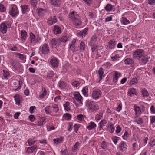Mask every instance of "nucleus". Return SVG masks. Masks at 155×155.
I'll list each match as a JSON object with an SVG mask.
<instances>
[{"instance_id":"15","label":"nucleus","mask_w":155,"mask_h":155,"mask_svg":"<svg viewBox=\"0 0 155 155\" xmlns=\"http://www.w3.org/2000/svg\"><path fill=\"white\" fill-rule=\"evenodd\" d=\"M76 40L73 39L71 42V43L69 45L70 49L73 52H74L77 51V50L76 49V48L74 46V44L76 43Z\"/></svg>"},{"instance_id":"12","label":"nucleus","mask_w":155,"mask_h":155,"mask_svg":"<svg viewBox=\"0 0 155 155\" xmlns=\"http://www.w3.org/2000/svg\"><path fill=\"white\" fill-rule=\"evenodd\" d=\"M7 30L6 25L5 23H2L0 25V31L3 34L6 33Z\"/></svg>"},{"instance_id":"62","label":"nucleus","mask_w":155,"mask_h":155,"mask_svg":"<svg viewBox=\"0 0 155 155\" xmlns=\"http://www.w3.org/2000/svg\"><path fill=\"white\" fill-rule=\"evenodd\" d=\"M79 128V127L78 124H75L74 125V131L76 133H77V132L78 131V129Z\"/></svg>"},{"instance_id":"26","label":"nucleus","mask_w":155,"mask_h":155,"mask_svg":"<svg viewBox=\"0 0 155 155\" xmlns=\"http://www.w3.org/2000/svg\"><path fill=\"white\" fill-rule=\"evenodd\" d=\"M136 90L134 88H130L128 90V94L131 97L136 94Z\"/></svg>"},{"instance_id":"22","label":"nucleus","mask_w":155,"mask_h":155,"mask_svg":"<svg viewBox=\"0 0 155 155\" xmlns=\"http://www.w3.org/2000/svg\"><path fill=\"white\" fill-rule=\"evenodd\" d=\"M15 101L16 104L17 105H19L21 101L22 98L19 95L16 94L14 97Z\"/></svg>"},{"instance_id":"52","label":"nucleus","mask_w":155,"mask_h":155,"mask_svg":"<svg viewBox=\"0 0 155 155\" xmlns=\"http://www.w3.org/2000/svg\"><path fill=\"white\" fill-rule=\"evenodd\" d=\"M149 144L151 147L155 145V139H151L149 142Z\"/></svg>"},{"instance_id":"63","label":"nucleus","mask_w":155,"mask_h":155,"mask_svg":"<svg viewBox=\"0 0 155 155\" xmlns=\"http://www.w3.org/2000/svg\"><path fill=\"white\" fill-rule=\"evenodd\" d=\"M148 3L151 5H155V0H148Z\"/></svg>"},{"instance_id":"24","label":"nucleus","mask_w":155,"mask_h":155,"mask_svg":"<svg viewBox=\"0 0 155 155\" xmlns=\"http://www.w3.org/2000/svg\"><path fill=\"white\" fill-rule=\"evenodd\" d=\"M96 126V124L94 122L91 121L88 124L87 128L89 130H91Z\"/></svg>"},{"instance_id":"34","label":"nucleus","mask_w":155,"mask_h":155,"mask_svg":"<svg viewBox=\"0 0 155 155\" xmlns=\"http://www.w3.org/2000/svg\"><path fill=\"white\" fill-rule=\"evenodd\" d=\"M134 63V61L130 58H126L124 60V63L126 64H132Z\"/></svg>"},{"instance_id":"42","label":"nucleus","mask_w":155,"mask_h":155,"mask_svg":"<svg viewBox=\"0 0 155 155\" xmlns=\"http://www.w3.org/2000/svg\"><path fill=\"white\" fill-rule=\"evenodd\" d=\"M64 109L67 111H68L70 110V107L69 106V103L68 102H67L64 104Z\"/></svg>"},{"instance_id":"60","label":"nucleus","mask_w":155,"mask_h":155,"mask_svg":"<svg viewBox=\"0 0 155 155\" xmlns=\"http://www.w3.org/2000/svg\"><path fill=\"white\" fill-rule=\"evenodd\" d=\"M119 58V55L118 54L115 55L114 57H111L112 60L114 61H116L117 59Z\"/></svg>"},{"instance_id":"16","label":"nucleus","mask_w":155,"mask_h":155,"mask_svg":"<svg viewBox=\"0 0 155 155\" xmlns=\"http://www.w3.org/2000/svg\"><path fill=\"white\" fill-rule=\"evenodd\" d=\"M134 110L135 112V115L136 116H139L141 113V110L140 107L135 105L134 106Z\"/></svg>"},{"instance_id":"51","label":"nucleus","mask_w":155,"mask_h":155,"mask_svg":"<svg viewBox=\"0 0 155 155\" xmlns=\"http://www.w3.org/2000/svg\"><path fill=\"white\" fill-rule=\"evenodd\" d=\"M16 54L18 56L19 58L21 60H23L25 59V56L23 54L18 53H16Z\"/></svg>"},{"instance_id":"37","label":"nucleus","mask_w":155,"mask_h":155,"mask_svg":"<svg viewBox=\"0 0 155 155\" xmlns=\"http://www.w3.org/2000/svg\"><path fill=\"white\" fill-rule=\"evenodd\" d=\"M51 108H53V111L55 112H57L59 110L58 107L57 105L54 104H52L51 106Z\"/></svg>"},{"instance_id":"3","label":"nucleus","mask_w":155,"mask_h":155,"mask_svg":"<svg viewBox=\"0 0 155 155\" xmlns=\"http://www.w3.org/2000/svg\"><path fill=\"white\" fill-rule=\"evenodd\" d=\"M9 13L10 15L13 18H15L17 16L19 13V11L16 5H11L9 11Z\"/></svg>"},{"instance_id":"53","label":"nucleus","mask_w":155,"mask_h":155,"mask_svg":"<svg viewBox=\"0 0 155 155\" xmlns=\"http://www.w3.org/2000/svg\"><path fill=\"white\" fill-rule=\"evenodd\" d=\"M79 144V143L78 142H77L75 143V144L72 147L73 150H74V151L76 150L78 148Z\"/></svg>"},{"instance_id":"39","label":"nucleus","mask_w":155,"mask_h":155,"mask_svg":"<svg viewBox=\"0 0 155 155\" xmlns=\"http://www.w3.org/2000/svg\"><path fill=\"white\" fill-rule=\"evenodd\" d=\"M63 118L65 120H69L71 118V116L70 114L67 113L64 114L63 116Z\"/></svg>"},{"instance_id":"17","label":"nucleus","mask_w":155,"mask_h":155,"mask_svg":"<svg viewBox=\"0 0 155 155\" xmlns=\"http://www.w3.org/2000/svg\"><path fill=\"white\" fill-rule=\"evenodd\" d=\"M116 42L114 40H111L109 42V46L107 47L110 49H113L115 47Z\"/></svg>"},{"instance_id":"21","label":"nucleus","mask_w":155,"mask_h":155,"mask_svg":"<svg viewBox=\"0 0 155 155\" xmlns=\"http://www.w3.org/2000/svg\"><path fill=\"white\" fill-rule=\"evenodd\" d=\"M37 146L36 145H34L32 147H28L26 152L29 154H31L33 153L34 150L36 148Z\"/></svg>"},{"instance_id":"64","label":"nucleus","mask_w":155,"mask_h":155,"mask_svg":"<svg viewBox=\"0 0 155 155\" xmlns=\"http://www.w3.org/2000/svg\"><path fill=\"white\" fill-rule=\"evenodd\" d=\"M116 132L117 133H119L121 130V128L118 125L116 127Z\"/></svg>"},{"instance_id":"49","label":"nucleus","mask_w":155,"mask_h":155,"mask_svg":"<svg viewBox=\"0 0 155 155\" xmlns=\"http://www.w3.org/2000/svg\"><path fill=\"white\" fill-rule=\"evenodd\" d=\"M6 8L4 5L2 4H0V12H5Z\"/></svg>"},{"instance_id":"56","label":"nucleus","mask_w":155,"mask_h":155,"mask_svg":"<svg viewBox=\"0 0 155 155\" xmlns=\"http://www.w3.org/2000/svg\"><path fill=\"white\" fill-rule=\"evenodd\" d=\"M129 136V134L127 131H126L124 135L122 136V138L123 139L126 140Z\"/></svg>"},{"instance_id":"32","label":"nucleus","mask_w":155,"mask_h":155,"mask_svg":"<svg viewBox=\"0 0 155 155\" xmlns=\"http://www.w3.org/2000/svg\"><path fill=\"white\" fill-rule=\"evenodd\" d=\"M108 128L110 133H113L115 130V127L113 124H109L108 125Z\"/></svg>"},{"instance_id":"54","label":"nucleus","mask_w":155,"mask_h":155,"mask_svg":"<svg viewBox=\"0 0 155 155\" xmlns=\"http://www.w3.org/2000/svg\"><path fill=\"white\" fill-rule=\"evenodd\" d=\"M135 121L137 122L138 124H140L143 123V120L141 118H138L136 119Z\"/></svg>"},{"instance_id":"4","label":"nucleus","mask_w":155,"mask_h":155,"mask_svg":"<svg viewBox=\"0 0 155 155\" xmlns=\"http://www.w3.org/2000/svg\"><path fill=\"white\" fill-rule=\"evenodd\" d=\"M102 92L98 89L93 90L92 92L91 97L94 100H97L100 98L102 95Z\"/></svg>"},{"instance_id":"18","label":"nucleus","mask_w":155,"mask_h":155,"mask_svg":"<svg viewBox=\"0 0 155 155\" xmlns=\"http://www.w3.org/2000/svg\"><path fill=\"white\" fill-rule=\"evenodd\" d=\"M140 63L143 64H145L147 63L148 60L149 58L148 56L147 55L146 56H142L140 58Z\"/></svg>"},{"instance_id":"57","label":"nucleus","mask_w":155,"mask_h":155,"mask_svg":"<svg viewBox=\"0 0 155 155\" xmlns=\"http://www.w3.org/2000/svg\"><path fill=\"white\" fill-rule=\"evenodd\" d=\"M28 143L29 146H31L35 144L36 140H32L31 139H29L28 140Z\"/></svg>"},{"instance_id":"30","label":"nucleus","mask_w":155,"mask_h":155,"mask_svg":"<svg viewBox=\"0 0 155 155\" xmlns=\"http://www.w3.org/2000/svg\"><path fill=\"white\" fill-rule=\"evenodd\" d=\"M107 123V121L105 119L101 120L99 123V130H101L103 127Z\"/></svg>"},{"instance_id":"5","label":"nucleus","mask_w":155,"mask_h":155,"mask_svg":"<svg viewBox=\"0 0 155 155\" xmlns=\"http://www.w3.org/2000/svg\"><path fill=\"white\" fill-rule=\"evenodd\" d=\"M29 39L30 43H38L41 40V38L39 36L36 38L35 35L32 32H30L29 33Z\"/></svg>"},{"instance_id":"45","label":"nucleus","mask_w":155,"mask_h":155,"mask_svg":"<svg viewBox=\"0 0 155 155\" xmlns=\"http://www.w3.org/2000/svg\"><path fill=\"white\" fill-rule=\"evenodd\" d=\"M2 71L3 73V76L5 78V79H7L8 77V76L10 75V74L9 72H8L7 70H3Z\"/></svg>"},{"instance_id":"27","label":"nucleus","mask_w":155,"mask_h":155,"mask_svg":"<svg viewBox=\"0 0 155 155\" xmlns=\"http://www.w3.org/2000/svg\"><path fill=\"white\" fill-rule=\"evenodd\" d=\"M63 139V138L62 137H61L60 138L54 139H53V141L55 144H58L59 143H62Z\"/></svg>"},{"instance_id":"61","label":"nucleus","mask_w":155,"mask_h":155,"mask_svg":"<svg viewBox=\"0 0 155 155\" xmlns=\"http://www.w3.org/2000/svg\"><path fill=\"white\" fill-rule=\"evenodd\" d=\"M83 118V116L82 115L80 114L78 115L77 118L79 122H81L82 121V118Z\"/></svg>"},{"instance_id":"29","label":"nucleus","mask_w":155,"mask_h":155,"mask_svg":"<svg viewBox=\"0 0 155 155\" xmlns=\"http://www.w3.org/2000/svg\"><path fill=\"white\" fill-rule=\"evenodd\" d=\"M97 41V37L95 36H93L91 38L90 43L89 45H95V43Z\"/></svg>"},{"instance_id":"9","label":"nucleus","mask_w":155,"mask_h":155,"mask_svg":"<svg viewBox=\"0 0 155 155\" xmlns=\"http://www.w3.org/2000/svg\"><path fill=\"white\" fill-rule=\"evenodd\" d=\"M120 150L122 152L125 151L127 148L126 143L124 141H121L118 146Z\"/></svg>"},{"instance_id":"36","label":"nucleus","mask_w":155,"mask_h":155,"mask_svg":"<svg viewBox=\"0 0 155 155\" xmlns=\"http://www.w3.org/2000/svg\"><path fill=\"white\" fill-rule=\"evenodd\" d=\"M142 95L144 97H147L149 95L147 91L145 89H143L141 91Z\"/></svg>"},{"instance_id":"31","label":"nucleus","mask_w":155,"mask_h":155,"mask_svg":"<svg viewBox=\"0 0 155 155\" xmlns=\"http://www.w3.org/2000/svg\"><path fill=\"white\" fill-rule=\"evenodd\" d=\"M113 6L110 4H107L104 7L105 9L107 12H110L112 10Z\"/></svg>"},{"instance_id":"14","label":"nucleus","mask_w":155,"mask_h":155,"mask_svg":"<svg viewBox=\"0 0 155 155\" xmlns=\"http://www.w3.org/2000/svg\"><path fill=\"white\" fill-rule=\"evenodd\" d=\"M61 0H50L51 4L54 7H58L61 4Z\"/></svg>"},{"instance_id":"8","label":"nucleus","mask_w":155,"mask_h":155,"mask_svg":"<svg viewBox=\"0 0 155 155\" xmlns=\"http://www.w3.org/2000/svg\"><path fill=\"white\" fill-rule=\"evenodd\" d=\"M50 63L53 68H57L58 66V61L57 59L54 57H51L50 60Z\"/></svg>"},{"instance_id":"7","label":"nucleus","mask_w":155,"mask_h":155,"mask_svg":"<svg viewBox=\"0 0 155 155\" xmlns=\"http://www.w3.org/2000/svg\"><path fill=\"white\" fill-rule=\"evenodd\" d=\"M74 95V98L78 101L79 104H82L83 98L79 93L78 92H75Z\"/></svg>"},{"instance_id":"41","label":"nucleus","mask_w":155,"mask_h":155,"mask_svg":"<svg viewBox=\"0 0 155 155\" xmlns=\"http://www.w3.org/2000/svg\"><path fill=\"white\" fill-rule=\"evenodd\" d=\"M138 81L137 79L134 78L132 79L130 82V85L132 86L136 84L137 83Z\"/></svg>"},{"instance_id":"2","label":"nucleus","mask_w":155,"mask_h":155,"mask_svg":"<svg viewBox=\"0 0 155 155\" xmlns=\"http://www.w3.org/2000/svg\"><path fill=\"white\" fill-rule=\"evenodd\" d=\"M86 104L88 107V110L90 112L95 111L99 108V107L97 104L93 103V102L90 101H87L86 102Z\"/></svg>"},{"instance_id":"13","label":"nucleus","mask_w":155,"mask_h":155,"mask_svg":"<svg viewBox=\"0 0 155 155\" xmlns=\"http://www.w3.org/2000/svg\"><path fill=\"white\" fill-rule=\"evenodd\" d=\"M58 39L56 38H53L52 39L50 42V45L52 48H55L58 45Z\"/></svg>"},{"instance_id":"44","label":"nucleus","mask_w":155,"mask_h":155,"mask_svg":"<svg viewBox=\"0 0 155 155\" xmlns=\"http://www.w3.org/2000/svg\"><path fill=\"white\" fill-rule=\"evenodd\" d=\"M69 37L66 36H63L60 39L61 41L65 42L68 40Z\"/></svg>"},{"instance_id":"25","label":"nucleus","mask_w":155,"mask_h":155,"mask_svg":"<svg viewBox=\"0 0 155 155\" xmlns=\"http://www.w3.org/2000/svg\"><path fill=\"white\" fill-rule=\"evenodd\" d=\"M120 21L121 23L124 25H127L130 23V21L125 17H122L120 19Z\"/></svg>"},{"instance_id":"6","label":"nucleus","mask_w":155,"mask_h":155,"mask_svg":"<svg viewBox=\"0 0 155 155\" xmlns=\"http://www.w3.org/2000/svg\"><path fill=\"white\" fill-rule=\"evenodd\" d=\"M143 51L142 49H137L133 53V57L135 59L140 58L143 55Z\"/></svg>"},{"instance_id":"1","label":"nucleus","mask_w":155,"mask_h":155,"mask_svg":"<svg viewBox=\"0 0 155 155\" xmlns=\"http://www.w3.org/2000/svg\"><path fill=\"white\" fill-rule=\"evenodd\" d=\"M69 18L73 21L74 26L77 28H80L82 27V22L81 17L77 13L73 12L69 15Z\"/></svg>"},{"instance_id":"47","label":"nucleus","mask_w":155,"mask_h":155,"mask_svg":"<svg viewBox=\"0 0 155 155\" xmlns=\"http://www.w3.org/2000/svg\"><path fill=\"white\" fill-rule=\"evenodd\" d=\"M30 3L31 5L34 8H35L37 4V2L36 0H31Z\"/></svg>"},{"instance_id":"20","label":"nucleus","mask_w":155,"mask_h":155,"mask_svg":"<svg viewBox=\"0 0 155 155\" xmlns=\"http://www.w3.org/2000/svg\"><path fill=\"white\" fill-rule=\"evenodd\" d=\"M87 28H85L84 30H83L82 31H81L77 33V35L78 36H81L82 37L83 36H85L87 32L88 31Z\"/></svg>"},{"instance_id":"10","label":"nucleus","mask_w":155,"mask_h":155,"mask_svg":"<svg viewBox=\"0 0 155 155\" xmlns=\"http://www.w3.org/2000/svg\"><path fill=\"white\" fill-rule=\"evenodd\" d=\"M97 73L98 74L99 76L98 78L99 81H98V82L100 83V81L104 77L103 76L104 72L103 68L101 67L100 68Z\"/></svg>"},{"instance_id":"58","label":"nucleus","mask_w":155,"mask_h":155,"mask_svg":"<svg viewBox=\"0 0 155 155\" xmlns=\"http://www.w3.org/2000/svg\"><path fill=\"white\" fill-rule=\"evenodd\" d=\"M119 137H115L112 138V140L114 143L116 145L118 140Z\"/></svg>"},{"instance_id":"59","label":"nucleus","mask_w":155,"mask_h":155,"mask_svg":"<svg viewBox=\"0 0 155 155\" xmlns=\"http://www.w3.org/2000/svg\"><path fill=\"white\" fill-rule=\"evenodd\" d=\"M59 86L60 88H64L66 85L65 83L64 82H60L59 83Z\"/></svg>"},{"instance_id":"50","label":"nucleus","mask_w":155,"mask_h":155,"mask_svg":"<svg viewBox=\"0 0 155 155\" xmlns=\"http://www.w3.org/2000/svg\"><path fill=\"white\" fill-rule=\"evenodd\" d=\"M103 116V114L102 113H100L97 114L95 116V119L96 120H99Z\"/></svg>"},{"instance_id":"38","label":"nucleus","mask_w":155,"mask_h":155,"mask_svg":"<svg viewBox=\"0 0 155 155\" xmlns=\"http://www.w3.org/2000/svg\"><path fill=\"white\" fill-rule=\"evenodd\" d=\"M37 12L38 13V15L39 16H41L45 12V10L42 8H39L37 9Z\"/></svg>"},{"instance_id":"35","label":"nucleus","mask_w":155,"mask_h":155,"mask_svg":"<svg viewBox=\"0 0 155 155\" xmlns=\"http://www.w3.org/2000/svg\"><path fill=\"white\" fill-rule=\"evenodd\" d=\"M48 51V47L47 44H45L42 48V52L45 54Z\"/></svg>"},{"instance_id":"40","label":"nucleus","mask_w":155,"mask_h":155,"mask_svg":"<svg viewBox=\"0 0 155 155\" xmlns=\"http://www.w3.org/2000/svg\"><path fill=\"white\" fill-rule=\"evenodd\" d=\"M21 8L22 10V13L24 14L26 12V10L28 8V6L27 5H21Z\"/></svg>"},{"instance_id":"43","label":"nucleus","mask_w":155,"mask_h":155,"mask_svg":"<svg viewBox=\"0 0 155 155\" xmlns=\"http://www.w3.org/2000/svg\"><path fill=\"white\" fill-rule=\"evenodd\" d=\"M85 46V45L84 42H81L80 43L79 48L80 51H83L84 50Z\"/></svg>"},{"instance_id":"46","label":"nucleus","mask_w":155,"mask_h":155,"mask_svg":"<svg viewBox=\"0 0 155 155\" xmlns=\"http://www.w3.org/2000/svg\"><path fill=\"white\" fill-rule=\"evenodd\" d=\"M45 118L44 117H41L39 120L38 123V125L39 126H41L43 124V123L45 120Z\"/></svg>"},{"instance_id":"19","label":"nucleus","mask_w":155,"mask_h":155,"mask_svg":"<svg viewBox=\"0 0 155 155\" xmlns=\"http://www.w3.org/2000/svg\"><path fill=\"white\" fill-rule=\"evenodd\" d=\"M121 76V74L119 72H118L117 71H115L114 77L113 79V81L114 83H116L118 81V78Z\"/></svg>"},{"instance_id":"23","label":"nucleus","mask_w":155,"mask_h":155,"mask_svg":"<svg viewBox=\"0 0 155 155\" xmlns=\"http://www.w3.org/2000/svg\"><path fill=\"white\" fill-rule=\"evenodd\" d=\"M27 37V32L25 30L21 31V38L22 41L26 40Z\"/></svg>"},{"instance_id":"28","label":"nucleus","mask_w":155,"mask_h":155,"mask_svg":"<svg viewBox=\"0 0 155 155\" xmlns=\"http://www.w3.org/2000/svg\"><path fill=\"white\" fill-rule=\"evenodd\" d=\"M82 92L84 96L86 97H87L88 96V88L87 86H85L83 88Z\"/></svg>"},{"instance_id":"55","label":"nucleus","mask_w":155,"mask_h":155,"mask_svg":"<svg viewBox=\"0 0 155 155\" xmlns=\"http://www.w3.org/2000/svg\"><path fill=\"white\" fill-rule=\"evenodd\" d=\"M80 83L77 81H75L72 83V85L75 87H78L80 84Z\"/></svg>"},{"instance_id":"11","label":"nucleus","mask_w":155,"mask_h":155,"mask_svg":"<svg viewBox=\"0 0 155 155\" xmlns=\"http://www.w3.org/2000/svg\"><path fill=\"white\" fill-rule=\"evenodd\" d=\"M53 32L55 35L60 34L61 33V28L58 25H54V26Z\"/></svg>"},{"instance_id":"33","label":"nucleus","mask_w":155,"mask_h":155,"mask_svg":"<svg viewBox=\"0 0 155 155\" xmlns=\"http://www.w3.org/2000/svg\"><path fill=\"white\" fill-rule=\"evenodd\" d=\"M57 22V19L56 17L54 16L53 18H51L49 19V25H52L54 23Z\"/></svg>"},{"instance_id":"48","label":"nucleus","mask_w":155,"mask_h":155,"mask_svg":"<svg viewBox=\"0 0 155 155\" xmlns=\"http://www.w3.org/2000/svg\"><path fill=\"white\" fill-rule=\"evenodd\" d=\"M101 147L104 149L107 148V143L104 141H103L101 143Z\"/></svg>"}]
</instances>
